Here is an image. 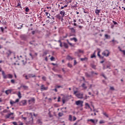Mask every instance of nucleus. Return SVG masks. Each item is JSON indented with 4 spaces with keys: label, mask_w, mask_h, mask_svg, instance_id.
<instances>
[{
    "label": "nucleus",
    "mask_w": 125,
    "mask_h": 125,
    "mask_svg": "<svg viewBox=\"0 0 125 125\" xmlns=\"http://www.w3.org/2000/svg\"><path fill=\"white\" fill-rule=\"evenodd\" d=\"M69 120L70 122H72V115H70L69 116Z\"/></svg>",
    "instance_id": "a19ab883"
},
{
    "label": "nucleus",
    "mask_w": 125,
    "mask_h": 125,
    "mask_svg": "<svg viewBox=\"0 0 125 125\" xmlns=\"http://www.w3.org/2000/svg\"><path fill=\"white\" fill-rule=\"evenodd\" d=\"M3 113H8V111L7 109H4L2 111L0 112V114L2 116H4V114H3Z\"/></svg>",
    "instance_id": "9b49d317"
},
{
    "label": "nucleus",
    "mask_w": 125,
    "mask_h": 125,
    "mask_svg": "<svg viewBox=\"0 0 125 125\" xmlns=\"http://www.w3.org/2000/svg\"><path fill=\"white\" fill-rule=\"evenodd\" d=\"M53 90H54V91H55V92H57V89L56 88L53 89Z\"/></svg>",
    "instance_id": "338daca9"
},
{
    "label": "nucleus",
    "mask_w": 125,
    "mask_h": 125,
    "mask_svg": "<svg viewBox=\"0 0 125 125\" xmlns=\"http://www.w3.org/2000/svg\"><path fill=\"white\" fill-rule=\"evenodd\" d=\"M50 60H51V61H53V60H54V57H51L50 58Z\"/></svg>",
    "instance_id": "603ef678"
},
{
    "label": "nucleus",
    "mask_w": 125,
    "mask_h": 125,
    "mask_svg": "<svg viewBox=\"0 0 125 125\" xmlns=\"http://www.w3.org/2000/svg\"><path fill=\"white\" fill-rule=\"evenodd\" d=\"M35 33H36V32L35 31H32V35H35Z\"/></svg>",
    "instance_id": "69168bd1"
},
{
    "label": "nucleus",
    "mask_w": 125,
    "mask_h": 125,
    "mask_svg": "<svg viewBox=\"0 0 125 125\" xmlns=\"http://www.w3.org/2000/svg\"><path fill=\"white\" fill-rule=\"evenodd\" d=\"M87 122H91L93 124H95V121L93 119H88Z\"/></svg>",
    "instance_id": "412c9836"
},
{
    "label": "nucleus",
    "mask_w": 125,
    "mask_h": 125,
    "mask_svg": "<svg viewBox=\"0 0 125 125\" xmlns=\"http://www.w3.org/2000/svg\"><path fill=\"white\" fill-rule=\"evenodd\" d=\"M48 87H45L44 85L42 84L41 85V89L42 90H47Z\"/></svg>",
    "instance_id": "1a4fd4ad"
},
{
    "label": "nucleus",
    "mask_w": 125,
    "mask_h": 125,
    "mask_svg": "<svg viewBox=\"0 0 125 125\" xmlns=\"http://www.w3.org/2000/svg\"><path fill=\"white\" fill-rule=\"evenodd\" d=\"M77 93H78V91H74V95H77Z\"/></svg>",
    "instance_id": "3c124183"
},
{
    "label": "nucleus",
    "mask_w": 125,
    "mask_h": 125,
    "mask_svg": "<svg viewBox=\"0 0 125 125\" xmlns=\"http://www.w3.org/2000/svg\"><path fill=\"white\" fill-rule=\"evenodd\" d=\"M99 123L101 125L102 124H105V121L103 120H101Z\"/></svg>",
    "instance_id": "4c0bfd02"
},
{
    "label": "nucleus",
    "mask_w": 125,
    "mask_h": 125,
    "mask_svg": "<svg viewBox=\"0 0 125 125\" xmlns=\"http://www.w3.org/2000/svg\"><path fill=\"white\" fill-rule=\"evenodd\" d=\"M82 86L83 87V88H84V89H86V88H87V87L85 86V84L84 83L82 84Z\"/></svg>",
    "instance_id": "a878e982"
},
{
    "label": "nucleus",
    "mask_w": 125,
    "mask_h": 125,
    "mask_svg": "<svg viewBox=\"0 0 125 125\" xmlns=\"http://www.w3.org/2000/svg\"><path fill=\"white\" fill-rule=\"evenodd\" d=\"M20 104L21 106H25V105H27V101L23 100V101H21L20 103Z\"/></svg>",
    "instance_id": "423d86ee"
},
{
    "label": "nucleus",
    "mask_w": 125,
    "mask_h": 125,
    "mask_svg": "<svg viewBox=\"0 0 125 125\" xmlns=\"http://www.w3.org/2000/svg\"><path fill=\"white\" fill-rule=\"evenodd\" d=\"M21 38L23 41H26V39H27V36L26 35H22L21 36Z\"/></svg>",
    "instance_id": "f8f14e48"
},
{
    "label": "nucleus",
    "mask_w": 125,
    "mask_h": 125,
    "mask_svg": "<svg viewBox=\"0 0 125 125\" xmlns=\"http://www.w3.org/2000/svg\"><path fill=\"white\" fill-rule=\"evenodd\" d=\"M19 2L18 3L17 6H21V4H20V0H18Z\"/></svg>",
    "instance_id": "49530a36"
},
{
    "label": "nucleus",
    "mask_w": 125,
    "mask_h": 125,
    "mask_svg": "<svg viewBox=\"0 0 125 125\" xmlns=\"http://www.w3.org/2000/svg\"><path fill=\"white\" fill-rule=\"evenodd\" d=\"M57 18H58L60 20L61 19V17L60 16V14L57 15L56 16Z\"/></svg>",
    "instance_id": "f704fd0d"
},
{
    "label": "nucleus",
    "mask_w": 125,
    "mask_h": 125,
    "mask_svg": "<svg viewBox=\"0 0 125 125\" xmlns=\"http://www.w3.org/2000/svg\"><path fill=\"white\" fill-rule=\"evenodd\" d=\"M85 76L87 78H90V77H91V75L88 74V73H85Z\"/></svg>",
    "instance_id": "c85d7f7f"
},
{
    "label": "nucleus",
    "mask_w": 125,
    "mask_h": 125,
    "mask_svg": "<svg viewBox=\"0 0 125 125\" xmlns=\"http://www.w3.org/2000/svg\"><path fill=\"white\" fill-rule=\"evenodd\" d=\"M7 76V77L9 79H12L13 76L11 74H8Z\"/></svg>",
    "instance_id": "cd10ccee"
},
{
    "label": "nucleus",
    "mask_w": 125,
    "mask_h": 125,
    "mask_svg": "<svg viewBox=\"0 0 125 125\" xmlns=\"http://www.w3.org/2000/svg\"><path fill=\"white\" fill-rule=\"evenodd\" d=\"M104 116H105V117H106V118L109 117V115L108 114H107L106 113H104Z\"/></svg>",
    "instance_id": "37998d69"
},
{
    "label": "nucleus",
    "mask_w": 125,
    "mask_h": 125,
    "mask_svg": "<svg viewBox=\"0 0 125 125\" xmlns=\"http://www.w3.org/2000/svg\"><path fill=\"white\" fill-rule=\"evenodd\" d=\"M110 90H115V88L113 86H110Z\"/></svg>",
    "instance_id": "c03bdc74"
},
{
    "label": "nucleus",
    "mask_w": 125,
    "mask_h": 125,
    "mask_svg": "<svg viewBox=\"0 0 125 125\" xmlns=\"http://www.w3.org/2000/svg\"><path fill=\"white\" fill-rule=\"evenodd\" d=\"M98 56H99V57H100V58H104V57H101V56L100 55V52H98Z\"/></svg>",
    "instance_id": "7c9ffc66"
},
{
    "label": "nucleus",
    "mask_w": 125,
    "mask_h": 125,
    "mask_svg": "<svg viewBox=\"0 0 125 125\" xmlns=\"http://www.w3.org/2000/svg\"><path fill=\"white\" fill-rule=\"evenodd\" d=\"M102 54L104 55V56L108 57L109 56V54H110V52H109L108 50H106L103 52Z\"/></svg>",
    "instance_id": "20e7f679"
},
{
    "label": "nucleus",
    "mask_w": 125,
    "mask_h": 125,
    "mask_svg": "<svg viewBox=\"0 0 125 125\" xmlns=\"http://www.w3.org/2000/svg\"><path fill=\"white\" fill-rule=\"evenodd\" d=\"M18 96V97L20 98V99L22 97V96H21V93L20 92V91H19Z\"/></svg>",
    "instance_id": "c756f323"
},
{
    "label": "nucleus",
    "mask_w": 125,
    "mask_h": 125,
    "mask_svg": "<svg viewBox=\"0 0 125 125\" xmlns=\"http://www.w3.org/2000/svg\"><path fill=\"white\" fill-rule=\"evenodd\" d=\"M96 67L95 65H92V68H93V69H95Z\"/></svg>",
    "instance_id": "052dcab7"
},
{
    "label": "nucleus",
    "mask_w": 125,
    "mask_h": 125,
    "mask_svg": "<svg viewBox=\"0 0 125 125\" xmlns=\"http://www.w3.org/2000/svg\"><path fill=\"white\" fill-rule=\"evenodd\" d=\"M110 42H113L114 45L116 44V43H119V42H117V41H115V40H113L112 41H110Z\"/></svg>",
    "instance_id": "dca6fc26"
},
{
    "label": "nucleus",
    "mask_w": 125,
    "mask_h": 125,
    "mask_svg": "<svg viewBox=\"0 0 125 125\" xmlns=\"http://www.w3.org/2000/svg\"><path fill=\"white\" fill-rule=\"evenodd\" d=\"M28 102L29 105H31V104H35V102H36V99L35 98H30L28 100Z\"/></svg>",
    "instance_id": "f257e3e1"
},
{
    "label": "nucleus",
    "mask_w": 125,
    "mask_h": 125,
    "mask_svg": "<svg viewBox=\"0 0 125 125\" xmlns=\"http://www.w3.org/2000/svg\"><path fill=\"white\" fill-rule=\"evenodd\" d=\"M113 23L114 24V25H117V24H118V23L117 22H116L115 21H113Z\"/></svg>",
    "instance_id": "bf43d9fd"
},
{
    "label": "nucleus",
    "mask_w": 125,
    "mask_h": 125,
    "mask_svg": "<svg viewBox=\"0 0 125 125\" xmlns=\"http://www.w3.org/2000/svg\"><path fill=\"white\" fill-rule=\"evenodd\" d=\"M77 63L78 62H77V61L76 60H74V65H75L77 64Z\"/></svg>",
    "instance_id": "e2e57ef3"
},
{
    "label": "nucleus",
    "mask_w": 125,
    "mask_h": 125,
    "mask_svg": "<svg viewBox=\"0 0 125 125\" xmlns=\"http://www.w3.org/2000/svg\"><path fill=\"white\" fill-rule=\"evenodd\" d=\"M29 115H30V122H33V121L34 120V118H33V113H30Z\"/></svg>",
    "instance_id": "a211bd4d"
},
{
    "label": "nucleus",
    "mask_w": 125,
    "mask_h": 125,
    "mask_svg": "<svg viewBox=\"0 0 125 125\" xmlns=\"http://www.w3.org/2000/svg\"><path fill=\"white\" fill-rule=\"evenodd\" d=\"M37 124H38V125H42V119H38L37 121Z\"/></svg>",
    "instance_id": "4468645a"
},
{
    "label": "nucleus",
    "mask_w": 125,
    "mask_h": 125,
    "mask_svg": "<svg viewBox=\"0 0 125 125\" xmlns=\"http://www.w3.org/2000/svg\"><path fill=\"white\" fill-rule=\"evenodd\" d=\"M23 77H24V78H25L26 80H29V78L28 77L27 75H23Z\"/></svg>",
    "instance_id": "58836bf2"
},
{
    "label": "nucleus",
    "mask_w": 125,
    "mask_h": 125,
    "mask_svg": "<svg viewBox=\"0 0 125 125\" xmlns=\"http://www.w3.org/2000/svg\"><path fill=\"white\" fill-rule=\"evenodd\" d=\"M63 113L62 112H59L58 114V116L59 117H62V116H63Z\"/></svg>",
    "instance_id": "2f4dec72"
},
{
    "label": "nucleus",
    "mask_w": 125,
    "mask_h": 125,
    "mask_svg": "<svg viewBox=\"0 0 125 125\" xmlns=\"http://www.w3.org/2000/svg\"><path fill=\"white\" fill-rule=\"evenodd\" d=\"M89 96H87V95H85L84 99L86 100V99H87V98H89Z\"/></svg>",
    "instance_id": "8fccbe9b"
},
{
    "label": "nucleus",
    "mask_w": 125,
    "mask_h": 125,
    "mask_svg": "<svg viewBox=\"0 0 125 125\" xmlns=\"http://www.w3.org/2000/svg\"><path fill=\"white\" fill-rule=\"evenodd\" d=\"M65 102H66V100H64V99L62 100L63 104H65Z\"/></svg>",
    "instance_id": "0e129e2a"
},
{
    "label": "nucleus",
    "mask_w": 125,
    "mask_h": 125,
    "mask_svg": "<svg viewBox=\"0 0 125 125\" xmlns=\"http://www.w3.org/2000/svg\"><path fill=\"white\" fill-rule=\"evenodd\" d=\"M23 125V123H22L20 122V124H19V125Z\"/></svg>",
    "instance_id": "774afa93"
},
{
    "label": "nucleus",
    "mask_w": 125,
    "mask_h": 125,
    "mask_svg": "<svg viewBox=\"0 0 125 125\" xmlns=\"http://www.w3.org/2000/svg\"><path fill=\"white\" fill-rule=\"evenodd\" d=\"M87 60H88V59L86 57L81 59V61H87Z\"/></svg>",
    "instance_id": "5701e85b"
},
{
    "label": "nucleus",
    "mask_w": 125,
    "mask_h": 125,
    "mask_svg": "<svg viewBox=\"0 0 125 125\" xmlns=\"http://www.w3.org/2000/svg\"><path fill=\"white\" fill-rule=\"evenodd\" d=\"M21 87H23V88L25 89L26 90H27L28 88V86L25 85H22L21 86Z\"/></svg>",
    "instance_id": "2eb2a0df"
},
{
    "label": "nucleus",
    "mask_w": 125,
    "mask_h": 125,
    "mask_svg": "<svg viewBox=\"0 0 125 125\" xmlns=\"http://www.w3.org/2000/svg\"><path fill=\"white\" fill-rule=\"evenodd\" d=\"M76 97L79 99H83V93H78L76 95Z\"/></svg>",
    "instance_id": "f03ea898"
},
{
    "label": "nucleus",
    "mask_w": 125,
    "mask_h": 125,
    "mask_svg": "<svg viewBox=\"0 0 125 125\" xmlns=\"http://www.w3.org/2000/svg\"><path fill=\"white\" fill-rule=\"evenodd\" d=\"M66 59L68 60H73L74 58H72V57H71L70 55H68L66 57Z\"/></svg>",
    "instance_id": "f3484780"
},
{
    "label": "nucleus",
    "mask_w": 125,
    "mask_h": 125,
    "mask_svg": "<svg viewBox=\"0 0 125 125\" xmlns=\"http://www.w3.org/2000/svg\"><path fill=\"white\" fill-rule=\"evenodd\" d=\"M60 99H61V97H59L58 99V102H60Z\"/></svg>",
    "instance_id": "4d7b16f0"
},
{
    "label": "nucleus",
    "mask_w": 125,
    "mask_h": 125,
    "mask_svg": "<svg viewBox=\"0 0 125 125\" xmlns=\"http://www.w3.org/2000/svg\"><path fill=\"white\" fill-rule=\"evenodd\" d=\"M16 102V103H17L18 102H19V99H17L16 101H15Z\"/></svg>",
    "instance_id": "680f3d73"
},
{
    "label": "nucleus",
    "mask_w": 125,
    "mask_h": 125,
    "mask_svg": "<svg viewBox=\"0 0 125 125\" xmlns=\"http://www.w3.org/2000/svg\"><path fill=\"white\" fill-rule=\"evenodd\" d=\"M79 53H83V51L81 49H78V51L75 52V54L77 55V56H79Z\"/></svg>",
    "instance_id": "6e6552de"
},
{
    "label": "nucleus",
    "mask_w": 125,
    "mask_h": 125,
    "mask_svg": "<svg viewBox=\"0 0 125 125\" xmlns=\"http://www.w3.org/2000/svg\"><path fill=\"white\" fill-rule=\"evenodd\" d=\"M11 92H12V89H8L5 91V93L6 95H8V94L11 93Z\"/></svg>",
    "instance_id": "9d476101"
},
{
    "label": "nucleus",
    "mask_w": 125,
    "mask_h": 125,
    "mask_svg": "<svg viewBox=\"0 0 125 125\" xmlns=\"http://www.w3.org/2000/svg\"><path fill=\"white\" fill-rule=\"evenodd\" d=\"M95 13L97 15H99V13H100V10H95Z\"/></svg>",
    "instance_id": "393cba45"
},
{
    "label": "nucleus",
    "mask_w": 125,
    "mask_h": 125,
    "mask_svg": "<svg viewBox=\"0 0 125 125\" xmlns=\"http://www.w3.org/2000/svg\"><path fill=\"white\" fill-rule=\"evenodd\" d=\"M10 103L11 105H13V104H15V103H16L13 101H11Z\"/></svg>",
    "instance_id": "72a5a7b5"
},
{
    "label": "nucleus",
    "mask_w": 125,
    "mask_h": 125,
    "mask_svg": "<svg viewBox=\"0 0 125 125\" xmlns=\"http://www.w3.org/2000/svg\"><path fill=\"white\" fill-rule=\"evenodd\" d=\"M67 66L68 67H69V68H72V67H73V65H72V64L70 63H68L67 64Z\"/></svg>",
    "instance_id": "c9c22d12"
},
{
    "label": "nucleus",
    "mask_w": 125,
    "mask_h": 125,
    "mask_svg": "<svg viewBox=\"0 0 125 125\" xmlns=\"http://www.w3.org/2000/svg\"><path fill=\"white\" fill-rule=\"evenodd\" d=\"M75 104L77 105H81V107H83V101H77L76 102Z\"/></svg>",
    "instance_id": "39448f33"
},
{
    "label": "nucleus",
    "mask_w": 125,
    "mask_h": 125,
    "mask_svg": "<svg viewBox=\"0 0 125 125\" xmlns=\"http://www.w3.org/2000/svg\"><path fill=\"white\" fill-rule=\"evenodd\" d=\"M13 125H18V124H17V122H13Z\"/></svg>",
    "instance_id": "6e6d98bb"
},
{
    "label": "nucleus",
    "mask_w": 125,
    "mask_h": 125,
    "mask_svg": "<svg viewBox=\"0 0 125 125\" xmlns=\"http://www.w3.org/2000/svg\"><path fill=\"white\" fill-rule=\"evenodd\" d=\"M60 87H62V86H60V85H56L55 86L56 88H60Z\"/></svg>",
    "instance_id": "09e8293b"
},
{
    "label": "nucleus",
    "mask_w": 125,
    "mask_h": 125,
    "mask_svg": "<svg viewBox=\"0 0 125 125\" xmlns=\"http://www.w3.org/2000/svg\"><path fill=\"white\" fill-rule=\"evenodd\" d=\"M86 107H88V108H90V106L89 105V104H88V103H86L85 104Z\"/></svg>",
    "instance_id": "ea45409f"
},
{
    "label": "nucleus",
    "mask_w": 125,
    "mask_h": 125,
    "mask_svg": "<svg viewBox=\"0 0 125 125\" xmlns=\"http://www.w3.org/2000/svg\"><path fill=\"white\" fill-rule=\"evenodd\" d=\"M70 40L71 41H74V42H78V39H77V38H71Z\"/></svg>",
    "instance_id": "b1692460"
},
{
    "label": "nucleus",
    "mask_w": 125,
    "mask_h": 125,
    "mask_svg": "<svg viewBox=\"0 0 125 125\" xmlns=\"http://www.w3.org/2000/svg\"><path fill=\"white\" fill-rule=\"evenodd\" d=\"M29 78H35L36 77V75H33V74H28Z\"/></svg>",
    "instance_id": "bb28decb"
},
{
    "label": "nucleus",
    "mask_w": 125,
    "mask_h": 125,
    "mask_svg": "<svg viewBox=\"0 0 125 125\" xmlns=\"http://www.w3.org/2000/svg\"><path fill=\"white\" fill-rule=\"evenodd\" d=\"M0 72H2V75L3 76V79H7V76L5 75V73H4V71H2V68H1V66L0 65Z\"/></svg>",
    "instance_id": "7ed1b4c3"
},
{
    "label": "nucleus",
    "mask_w": 125,
    "mask_h": 125,
    "mask_svg": "<svg viewBox=\"0 0 125 125\" xmlns=\"http://www.w3.org/2000/svg\"><path fill=\"white\" fill-rule=\"evenodd\" d=\"M104 37H105V39H111V36H110V35H107V34H105V35H104Z\"/></svg>",
    "instance_id": "aec40b11"
},
{
    "label": "nucleus",
    "mask_w": 125,
    "mask_h": 125,
    "mask_svg": "<svg viewBox=\"0 0 125 125\" xmlns=\"http://www.w3.org/2000/svg\"><path fill=\"white\" fill-rule=\"evenodd\" d=\"M64 47H65V48H68V44H67L66 43H64Z\"/></svg>",
    "instance_id": "e433bc0d"
},
{
    "label": "nucleus",
    "mask_w": 125,
    "mask_h": 125,
    "mask_svg": "<svg viewBox=\"0 0 125 125\" xmlns=\"http://www.w3.org/2000/svg\"><path fill=\"white\" fill-rule=\"evenodd\" d=\"M69 29L70 30L71 33H73V34H75L76 33V29L74 27L70 28Z\"/></svg>",
    "instance_id": "ddd939ff"
},
{
    "label": "nucleus",
    "mask_w": 125,
    "mask_h": 125,
    "mask_svg": "<svg viewBox=\"0 0 125 125\" xmlns=\"http://www.w3.org/2000/svg\"><path fill=\"white\" fill-rule=\"evenodd\" d=\"M30 11V9H29V7H26L25 8V12H29Z\"/></svg>",
    "instance_id": "473e14b6"
},
{
    "label": "nucleus",
    "mask_w": 125,
    "mask_h": 125,
    "mask_svg": "<svg viewBox=\"0 0 125 125\" xmlns=\"http://www.w3.org/2000/svg\"><path fill=\"white\" fill-rule=\"evenodd\" d=\"M11 83H15V81L14 80H11Z\"/></svg>",
    "instance_id": "864d4df0"
},
{
    "label": "nucleus",
    "mask_w": 125,
    "mask_h": 125,
    "mask_svg": "<svg viewBox=\"0 0 125 125\" xmlns=\"http://www.w3.org/2000/svg\"><path fill=\"white\" fill-rule=\"evenodd\" d=\"M76 120H77V118H76V117H75V116H73V121H76Z\"/></svg>",
    "instance_id": "13d9d810"
},
{
    "label": "nucleus",
    "mask_w": 125,
    "mask_h": 125,
    "mask_svg": "<svg viewBox=\"0 0 125 125\" xmlns=\"http://www.w3.org/2000/svg\"><path fill=\"white\" fill-rule=\"evenodd\" d=\"M22 62H23V65H26V64L27 63L26 61L22 60Z\"/></svg>",
    "instance_id": "a18cd8bd"
},
{
    "label": "nucleus",
    "mask_w": 125,
    "mask_h": 125,
    "mask_svg": "<svg viewBox=\"0 0 125 125\" xmlns=\"http://www.w3.org/2000/svg\"><path fill=\"white\" fill-rule=\"evenodd\" d=\"M0 29L2 32V33H3V31H4V29L3 28V27H0Z\"/></svg>",
    "instance_id": "79ce46f5"
},
{
    "label": "nucleus",
    "mask_w": 125,
    "mask_h": 125,
    "mask_svg": "<svg viewBox=\"0 0 125 125\" xmlns=\"http://www.w3.org/2000/svg\"><path fill=\"white\" fill-rule=\"evenodd\" d=\"M96 57V56H95V55L94 54H93L91 56V58H94Z\"/></svg>",
    "instance_id": "de8ad7c7"
},
{
    "label": "nucleus",
    "mask_w": 125,
    "mask_h": 125,
    "mask_svg": "<svg viewBox=\"0 0 125 125\" xmlns=\"http://www.w3.org/2000/svg\"><path fill=\"white\" fill-rule=\"evenodd\" d=\"M14 115V113H9V114H7V115H6L5 116V118L6 119H9V118H10V116H12V115Z\"/></svg>",
    "instance_id": "0eeeda50"
},
{
    "label": "nucleus",
    "mask_w": 125,
    "mask_h": 125,
    "mask_svg": "<svg viewBox=\"0 0 125 125\" xmlns=\"http://www.w3.org/2000/svg\"><path fill=\"white\" fill-rule=\"evenodd\" d=\"M6 54L7 55V57H9V56H10V54H11V51L10 50H8Z\"/></svg>",
    "instance_id": "4be33fe9"
},
{
    "label": "nucleus",
    "mask_w": 125,
    "mask_h": 125,
    "mask_svg": "<svg viewBox=\"0 0 125 125\" xmlns=\"http://www.w3.org/2000/svg\"><path fill=\"white\" fill-rule=\"evenodd\" d=\"M120 51H122L124 55H125V50H122V49H120Z\"/></svg>",
    "instance_id": "5fc2aeb1"
},
{
    "label": "nucleus",
    "mask_w": 125,
    "mask_h": 125,
    "mask_svg": "<svg viewBox=\"0 0 125 125\" xmlns=\"http://www.w3.org/2000/svg\"><path fill=\"white\" fill-rule=\"evenodd\" d=\"M60 13L62 15V17H64L65 15V11H64V10L61 11Z\"/></svg>",
    "instance_id": "6ab92c4d"
}]
</instances>
